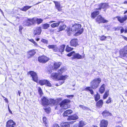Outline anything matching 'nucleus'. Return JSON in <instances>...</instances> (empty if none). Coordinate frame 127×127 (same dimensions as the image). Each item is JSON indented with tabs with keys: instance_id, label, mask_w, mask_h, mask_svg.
Instances as JSON below:
<instances>
[{
	"instance_id": "nucleus-26",
	"label": "nucleus",
	"mask_w": 127,
	"mask_h": 127,
	"mask_svg": "<svg viewBox=\"0 0 127 127\" xmlns=\"http://www.w3.org/2000/svg\"><path fill=\"white\" fill-rule=\"evenodd\" d=\"M58 74L57 73H54L52 74L51 75V78L53 79H58V77L59 76Z\"/></svg>"
},
{
	"instance_id": "nucleus-29",
	"label": "nucleus",
	"mask_w": 127,
	"mask_h": 127,
	"mask_svg": "<svg viewBox=\"0 0 127 127\" xmlns=\"http://www.w3.org/2000/svg\"><path fill=\"white\" fill-rule=\"evenodd\" d=\"M103 103V101L101 100H100L96 103V105L97 106L100 108L102 106Z\"/></svg>"
},
{
	"instance_id": "nucleus-23",
	"label": "nucleus",
	"mask_w": 127,
	"mask_h": 127,
	"mask_svg": "<svg viewBox=\"0 0 127 127\" xmlns=\"http://www.w3.org/2000/svg\"><path fill=\"white\" fill-rule=\"evenodd\" d=\"M99 13V11H95L93 12L91 14V17L92 18L94 19L96 16Z\"/></svg>"
},
{
	"instance_id": "nucleus-59",
	"label": "nucleus",
	"mask_w": 127,
	"mask_h": 127,
	"mask_svg": "<svg viewBox=\"0 0 127 127\" xmlns=\"http://www.w3.org/2000/svg\"><path fill=\"white\" fill-rule=\"evenodd\" d=\"M124 38V39L126 40L127 41V37H125V36H122Z\"/></svg>"
},
{
	"instance_id": "nucleus-24",
	"label": "nucleus",
	"mask_w": 127,
	"mask_h": 127,
	"mask_svg": "<svg viewBox=\"0 0 127 127\" xmlns=\"http://www.w3.org/2000/svg\"><path fill=\"white\" fill-rule=\"evenodd\" d=\"M67 75L59 76L58 77V80H64L67 78Z\"/></svg>"
},
{
	"instance_id": "nucleus-35",
	"label": "nucleus",
	"mask_w": 127,
	"mask_h": 127,
	"mask_svg": "<svg viewBox=\"0 0 127 127\" xmlns=\"http://www.w3.org/2000/svg\"><path fill=\"white\" fill-rule=\"evenodd\" d=\"M109 95V91H106L103 96V98L104 99H106L108 96Z\"/></svg>"
},
{
	"instance_id": "nucleus-62",
	"label": "nucleus",
	"mask_w": 127,
	"mask_h": 127,
	"mask_svg": "<svg viewBox=\"0 0 127 127\" xmlns=\"http://www.w3.org/2000/svg\"><path fill=\"white\" fill-rule=\"evenodd\" d=\"M73 95H69L68 96H67L68 97H73Z\"/></svg>"
},
{
	"instance_id": "nucleus-22",
	"label": "nucleus",
	"mask_w": 127,
	"mask_h": 127,
	"mask_svg": "<svg viewBox=\"0 0 127 127\" xmlns=\"http://www.w3.org/2000/svg\"><path fill=\"white\" fill-rule=\"evenodd\" d=\"M105 86L104 84H103L100 87L99 91L101 94L103 93L105 91Z\"/></svg>"
},
{
	"instance_id": "nucleus-25",
	"label": "nucleus",
	"mask_w": 127,
	"mask_h": 127,
	"mask_svg": "<svg viewBox=\"0 0 127 127\" xmlns=\"http://www.w3.org/2000/svg\"><path fill=\"white\" fill-rule=\"evenodd\" d=\"M102 114L104 117L108 116L111 115V114L106 110H105L103 111Z\"/></svg>"
},
{
	"instance_id": "nucleus-7",
	"label": "nucleus",
	"mask_w": 127,
	"mask_h": 127,
	"mask_svg": "<svg viewBox=\"0 0 127 127\" xmlns=\"http://www.w3.org/2000/svg\"><path fill=\"white\" fill-rule=\"evenodd\" d=\"M29 74L32 77L33 80L37 82L38 77L37 74L35 72L32 71L29 72Z\"/></svg>"
},
{
	"instance_id": "nucleus-31",
	"label": "nucleus",
	"mask_w": 127,
	"mask_h": 127,
	"mask_svg": "<svg viewBox=\"0 0 127 127\" xmlns=\"http://www.w3.org/2000/svg\"><path fill=\"white\" fill-rule=\"evenodd\" d=\"M46 80H40L39 81V83L41 85H43L46 84Z\"/></svg>"
},
{
	"instance_id": "nucleus-15",
	"label": "nucleus",
	"mask_w": 127,
	"mask_h": 127,
	"mask_svg": "<svg viewBox=\"0 0 127 127\" xmlns=\"http://www.w3.org/2000/svg\"><path fill=\"white\" fill-rule=\"evenodd\" d=\"M54 2L55 4V7L59 11H61L62 7L61 6L60 3L58 2L55 1H54Z\"/></svg>"
},
{
	"instance_id": "nucleus-43",
	"label": "nucleus",
	"mask_w": 127,
	"mask_h": 127,
	"mask_svg": "<svg viewBox=\"0 0 127 127\" xmlns=\"http://www.w3.org/2000/svg\"><path fill=\"white\" fill-rule=\"evenodd\" d=\"M53 50L54 52L57 51L58 50V48L56 45H55Z\"/></svg>"
},
{
	"instance_id": "nucleus-19",
	"label": "nucleus",
	"mask_w": 127,
	"mask_h": 127,
	"mask_svg": "<svg viewBox=\"0 0 127 127\" xmlns=\"http://www.w3.org/2000/svg\"><path fill=\"white\" fill-rule=\"evenodd\" d=\"M67 70L66 68L65 67H61V68L58 71V74H61L63 72H65Z\"/></svg>"
},
{
	"instance_id": "nucleus-30",
	"label": "nucleus",
	"mask_w": 127,
	"mask_h": 127,
	"mask_svg": "<svg viewBox=\"0 0 127 127\" xmlns=\"http://www.w3.org/2000/svg\"><path fill=\"white\" fill-rule=\"evenodd\" d=\"M65 46V45H64L61 46L59 49V52L61 53L63 52L64 51Z\"/></svg>"
},
{
	"instance_id": "nucleus-12",
	"label": "nucleus",
	"mask_w": 127,
	"mask_h": 127,
	"mask_svg": "<svg viewBox=\"0 0 127 127\" xmlns=\"http://www.w3.org/2000/svg\"><path fill=\"white\" fill-rule=\"evenodd\" d=\"M116 18H117L118 20L121 23H122L124 22L127 19V15H125L124 17L119 16H117Z\"/></svg>"
},
{
	"instance_id": "nucleus-51",
	"label": "nucleus",
	"mask_w": 127,
	"mask_h": 127,
	"mask_svg": "<svg viewBox=\"0 0 127 127\" xmlns=\"http://www.w3.org/2000/svg\"><path fill=\"white\" fill-rule=\"evenodd\" d=\"M23 29V27L22 26H20L19 27V31L21 33H22V30Z\"/></svg>"
},
{
	"instance_id": "nucleus-53",
	"label": "nucleus",
	"mask_w": 127,
	"mask_h": 127,
	"mask_svg": "<svg viewBox=\"0 0 127 127\" xmlns=\"http://www.w3.org/2000/svg\"><path fill=\"white\" fill-rule=\"evenodd\" d=\"M111 98L110 97L108 98V99L107 100L106 103H110L111 102Z\"/></svg>"
},
{
	"instance_id": "nucleus-20",
	"label": "nucleus",
	"mask_w": 127,
	"mask_h": 127,
	"mask_svg": "<svg viewBox=\"0 0 127 127\" xmlns=\"http://www.w3.org/2000/svg\"><path fill=\"white\" fill-rule=\"evenodd\" d=\"M61 63L60 62H55L53 66V69H56L61 66Z\"/></svg>"
},
{
	"instance_id": "nucleus-63",
	"label": "nucleus",
	"mask_w": 127,
	"mask_h": 127,
	"mask_svg": "<svg viewBox=\"0 0 127 127\" xmlns=\"http://www.w3.org/2000/svg\"><path fill=\"white\" fill-rule=\"evenodd\" d=\"M64 81H62L61 82H59V83L60 84V85L64 83Z\"/></svg>"
},
{
	"instance_id": "nucleus-13",
	"label": "nucleus",
	"mask_w": 127,
	"mask_h": 127,
	"mask_svg": "<svg viewBox=\"0 0 127 127\" xmlns=\"http://www.w3.org/2000/svg\"><path fill=\"white\" fill-rule=\"evenodd\" d=\"M42 103L44 106L48 105L49 104V100L45 97H44L42 99Z\"/></svg>"
},
{
	"instance_id": "nucleus-32",
	"label": "nucleus",
	"mask_w": 127,
	"mask_h": 127,
	"mask_svg": "<svg viewBox=\"0 0 127 127\" xmlns=\"http://www.w3.org/2000/svg\"><path fill=\"white\" fill-rule=\"evenodd\" d=\"M60 23V22H59L58 23H54L52 24L51 25V27L52 28H54L58 26Z\"/></svg>"
},
{
	"instance_id": "nucleus-60",
	"label": "nucleus",
	"mask_w": 127,
	"mask_h": 127,
	"mask_svg": "<svg viewBox=\"0 0 127 127\" xmlns=\"http://www.w3.org/2000/svg\"><path fill=\"white\" fill-rule=\"evenodd\" d=\"M18 94L19 96H20V95L21 93V92H20V91H18Z\"/></svg>"
},
{
	"instance_id": "nucleus-11",
	"label": "nucleus",
	"mask_w": 127,
	"mask_h": 127,
	"mask_svg": "<svg viewBox=\"0 0 127 127\" xmlns=\"http://www.w3.org/2000/svg\"><path fill=\"white\" fill-rule=\"evenodd\" d=\"M98 7L96 9H101V8H107L108 7V4L106 3H101L98 5Z\"/></svg>"
},
{
	"instance_id": "nucleus-3",
	"label": "nucleus",
	"mask_w": 127,
	"mask_h": 127,
	"mask_svg": "<svg viewBox=\"0 0 127 127\" xmlns=\"http://www.w3.org/2000/svg\"><path fill=\"white\" fill-rule=\"evenodd\" d=\"M35 20L34 18H27L25 19L23 22L24 26H30L34 24V21Z\"/></svg>"
},
{
	"instance_id": "nucleus-10",
	"label": "nucleus",
	"mask_w": 127,
	"mask_h": 127,
	"mask_svg": "<svg viewBox=\"0 0 127 127\" xmlns=\"http://www.w3.org/2000/svg\"><path fill=\"white\" fill-rule=\"evenodd\" d=\"M70 44L71 46L74 47L78 46L79 45L78 40L75 39L71 40L70 42Z\"/></svg>"
},
{
	"instance_id": "nucleus-6",
	"label": "nucleus",
	"mask_w": 127,
	"mask_h": 127,
	"mask_svg": "<svg viewBox=\"0 0 127 127\" xmlns=\"http://www.w3.org/2000/svg\"><path fill=\"white\" fill-rule=\"evenodd\" d=\"M38 61L42 63H45L49 60V58L44 55L39 57L38 58Z\"/></svg>"
},
{
	"instance_id": "nucleus-33",
	"label": "nucleus",
	"mask_w": 127,
	"mask_h": 127,
	"mask_svg": "<svg viewBox=\"0 0 127 127\" xmlns=\"http://www.w3.org/2000/svg\"><path fill=\"white\" fill-rule=\"evenodd\" d=\"M86 123L84 121H80L79 122V127H82L84 125H86Z\"/></svg>"
},
{
	"instance_id": "nucleus-39",
	"label": "nucleus",
	"mask_w": 127,
	"mask_h": 127,
	"mask_svg": "<svg viewBox=\"0 0 127 127\" xmlns=\"http://www.w3.org/2000/svg\"><path fill=\"white\" fill-rule=\"evenodd\" d=\"M44 109L45 112L48 113H49L50 112V108L49 107L45 108Z\"/></svg>"
},
{
	"instance_id": "nucleus-55",
	"label": "nucleus",
	"mask_w": 127,
	"mask_h": 127,
	"mask_svg": "<svg viewBox=\"0 0 127 127\" xmlns=\"http://www.w3.org/2000/svg\"><path fill=\"white\" fill-rule=\"evenodd\" d=\"M33 44H34V45L36 47H39L38 45L37 44V43L35 41H34Z\"/></svg>"
},
{
	"instance_id": "nucleus-57",
	"label": "nucleus",
	"mask_w": 127,
	"mask_h": 127,
	"mask_svg": "<svg viewBox=\"0 0 127 127\" xmlns=\"http://www.w3.org/2000/svg\"><path fill=\"white\" fill-rule=\"evenodd\" d=\"M124 31V29L123 28L121 30V33H123Z\"/></svg>"
},
{
	"instance_id": "nucleus-9",
	"label": "nucleus",
	"mask_w": 127,
	"mask_h": 127,
	"mask_svg": "<svg viewBox=\"0 0 127 127\" xmlns=\"http://www.w3.org/2000/svg\"><path fill=\"white\" fill-rule=\"evenodd\" d=\"M16 124L13 121L10 120L6 123V127H15Z\"/></svg>"
},
{
	"instance_id": "nucleus-56",
	"label": "nucleus",
	"mask_w": 127,
	"mask_h": 127,
	"mask_svg": "<svg viewBox=\"0 0 127 127\" xmlns=\"http://www.w3.org/2000/svg\"><path fill=\"white\" fill-rule=\"evenodd\" d=\"M8 109L9 111V112L11 114H12V112L11 111V110H10V109H9V106L8 105Z\"/></svg>"
},
{
	"instance_id": "nucleus-2",
	"label": "nucleus",
	"mask_w": 127,
	"mask_h": 127,
	"mask_svg": "<svg viewBox=\"0 0 127 127\" xmlns=\"http://www.w3.org/2000/svg\"><path fill=\"white\" fill-rule=\"evenodd\" d=\"M101 81V80L100 78H96L94 79L90 83L91 87L93 89H95L98 87Z\"/></svg>"
},
{
	"instance_id": "nucleus-44",
	"label": "nucleus",
	"mask_w": 127,
	"mask_h": 127,
	"mask_svg": "<svg viewBox=\"0 0 127 127\" xmlns=\"http://www.w3.org/2000/svg\"><path fill=\"white\" fill-rule=\"evenodd\" d=\"M46 82V84L47 85V86L49 87H51V84L49 81L47 80Z\"/></svg>"
},
{
	"instance_id": "nucleus-5",
	"label": "nucleus",
	"mask_w": 127,
	"mask_h": 127,
	"mask_svg": "<svg viewBox=\"0 0 127 127\" xmlns=\"http://www.w3.org/2000/svg\"><path fill=\"white\" fill-rule=\"evenodd\" d=\"M67 56L70 57L71 56H73L74 58H76L77 59H81L83 58L84 57V55L83 56H81L79 53H75L74 51L71 52L67 54Z\"/></svg>"
},
{
	"instance_id": "nucleus-64",
	"label": "nucleus",
	"mask_w": 127,
	"mask_h": 127,
	"mask_svg": "<svg viewBox=\"0 0 127 127\" xmlns=\"http://www.w3.org/2000/svg\"><path fill=\"white\" fill-rule=\"evenodd\" d=\"M74 122H75V121H71L69 123H70L71 124H72Z\"/></svg>"
},
{
	"instance_id": "nucleus-52",
	"label": "nucleus",
	"mask_w": 127,
	"mask_h": 127,
	"mask_svg": "<svg viewBox=\"0 0 127 127\" xmlns=\"http://www.w3.org/2000/svg\"><path fill=\"white\" fill-rule=\"evenodd\" d=\"M2 96L3 97V98L5 100V102H6L8 103V100L7 98L5 97L4 96H3L2 95Z\"/></svg>"
},
{
	"instance_id": "nucleus-14",
	"label": "nucleus",
	"mask_w": 127,
	"mask_h": 127,
	"mask_svg": "<svg viewBox=\"0 0 127 127\" xmlns=\"http://www.w3.org/2000/svg\"><path fill=\"white\" fill-rule=\"evenodd\" d=\"M41 32V28L40 27L37 28L34 31L33 34L34 35H39L40 34Z\"/></svg>"
},
{
	"instance_id": "nucleus-46",
	"label": "nucleus",
	"mask_w": 127,
	"mask_h": 127,
	"mask_svg": "<svg viewBox=\"0 0 127 127\" xmlns=\"http://www.w3.org/2000/svg\"><path fill=\"white\" fill-rule=\"evenodd\" d=\"M41 41L42 42L45 43L47 44V43H48V41L45 39H42L41 40Z\"/></svg>"
},
{
	"instance_id": "nucleus-8",
	"label": "nucleus",
	"mask_w": 127,
	"mask_h": 127,
	"mask_svg": "<svg viewBox=\"0 0 127 127\" xmlns=\"http://www.w3.org/2000/svg\"><path fill=\"white\" fill-rule=\"evenodd\" d=\"M96 21L98 23H107L108 22V21L105 20L102 18L101 15H99L96 19Z\"/></svg>"
},
{
	"instance_id": "nucleus-34",
	"label": "nucleus",
	"mask_w": 127,
	"mask_h": 127,
	"mask_svg": "<svg viewBox=\"0 0 127 127\" xmlns=\"http://www.w3.org/2000/svg\"><path fill=\"white\" fill-rule=\"evenodd\" d=\"M42 28L44 29H47L49 27V25L47 24H45L42 25Z\"/></svg>"
},
{
	"instance_id": "nucleus-41",
	"label": "nucleus",
	"mask_w": 127,
	"mask_h": 127,
	"mask_svg": "<svg viewBox=\"0 0 127 127\" xmlns=\"http://www.w3.org/2000/svg\"><path fill=\"white\" fill-rule=\"evenodd\" d=\"M66 27V26L64 25H61L60 27V29L61 30H64Z\"/></svg>"
},
{
	"instance_id": "nucleus-27",
	"label": "nucleus",
	"mask_w": 127,
	"mask_h": 127,
	"mask_svg": "<svg viewBox=\"0 0 127 127\" xmlns=\"http://www.w3.org/2000/svg\"><path fill=\"white\" fill-rule=\"evenodd\" d=\"M34 18L35 20L34 21V24L37 22V24L38 25L41 23L43 21L41 19H38L36 17H34Z\"/></svg>"
},
{
	"instance_id": "nucleus-36",
	"label": "nucleus",
	"mask_w": 127,
	"mask_h": 127,
	"mask_svg": "<svg viewBox=\"0 0 127 127\" xmlns=\"http://www.w3.org/2000/svg\"><path fill=\"white\" fill-rule=\"evenodd\" d=\"M73 49V48H72L70 47H69L67 45L66 47L65 50L66 52H69L72 50Z\"/></svg>"
},
{
	"instance_id": "nucleus-58",
	"label": "nucleus",
	"mask_w": 127,
	"mask_h": 127,
	"mask_svg": "<svg viewBox=\"0 0 127 127\" xmlns=\"http://www.w3.org/2000/svg\"><path fill=\"white\" fill-rule=\"evenodd\" d=\"M29 40L33 43V42L35 41L33 39H30Z\"/></svg>"
},
{
	"instance_id": "nucleus-21",
	"label": "nucleus",
	"mask_w": 127,
	"mask_h": 127,
	"mask_svg": "<svg viewBox=\"0 0 127 127\" xmlns=\"http://www.w3.org/2000/svg\"><path fill=\"white\" fill-rule=\"evenodd\" d=\"M78 118V117L76 115H74L73 116H69L67 119V120L68 121H71L72 120H75Z\"/></svg>"
},
{
	"instance_id": "nucleus-18",
	"label": "nucleus",
	"mask_w": 127,
	"mask_h": 127,
	"mask_svg": "<svg viewBox=\"0 0 127 127\" xmlns=\"http://www.w3.org/2000/svg\"><path fill=\"white\" fill-rule=\"evenodd\" d=\"M36 52L35 50H30L28 52L27 55L29 57H31L33 56L35 54Z\"/></svg>"
},
{
	"instance_id": "nucleus-45",
	"label": "nucleus",
	"mask_w": 127,
	"mask_h": 127,
	"mask_svg": "<svg viewBox=\"0 0 127 127\" xmlns=\"http://www.w3.org/2000/svg\"><path fill=\"white\" fill-rule=\"evenodd\" d=\"M106 37L103 35L100 37V39L101 40H104L106 38Z\"/></svg>"
},
{
	"instance_id": "nucleus-1",
	"label": "nucleus",
	"mask_w": 127,
	"mask_h": 127,
	"mask_svg": "<svg viewBox=\"0 0 127 127\" xmlns=\"http://www.w3.org/2000/svg\"><path fill=\"white\" fill-rule=\"evenodd\" d=\"M81 26L78 24H76L68 28L67 29V33L68 35H70L72 33H75L76 36H78L81 34L83 32V29H80Z\"/></svg>"
},
{
	"instance_id": "nucleus-49",
	"label": "nucleus",
	"mask_w": 127,
	"mask_h": 127,
	"mask_svg": "<svg viewBox=\"0 0 127 127\" xmlns=\"http://www.w3.org/2000/svg\"><path fill=\"white\" fill-rule=\"evenodd\" d=\"M91 88V87H88L86 88L85 89V90H86V91L88 90L90 91L91 90H92V88Z\"/></svg>"
},
{
	"instance_id": "nucleus-37",
	"label": "nucleus",
	"mask_w": 127,
	"mask_h": 127,
	"mask_svg": "<svg viewBox=\"0 0 127 127\" xmlns=\"http://www.w3.org/2000/svg\"><path fill=\"white\" fill-rule=\"evenodd\" d=\"M95 100L97 101L100 98V96L99 95L97 94L95 95Z\"/></svg>"
},
{
	"instance_id": "nucleus-16",
	"label": "nucleus",
	"mask_w": 127,
	"mask_h": 127,
	"mask_svg": "<svg viewBox=\"0 0 127 127\" xmlns=\"http://www.w3.org/2000/svg\"><path fill=\"white\" fill-rule=\"evenodd\" d=\"M108 124L107 121L104 120H102L100 122L101 127H107Z\"/></svg>"
},
{
	"instance_id": "nucleus-38",
	"label": "nucleus",
	"mask_w": 127,
	"mask_h": 127,
	"mask_svg": "<svg viewBox=\"0 0 127 127\" xmlns=\"http://www.w3.org/2000/svg\"><path fill=\"white\" fill-rule=\"evenodd\" d=\"M63 127H70L69 125L67 123H65L63 124Z\"/></svg>"
},
{
	"instance_id": "nucleus-28",
	"label": "nucleus",
	"mask_w": 127,
	"mask_h": 127,
	"mask_svg": "<svg viewBox=\"0 0 127 127\" xmlns=\"http://www.w3.org/2000/svg\"><path fill=\"white\" fill-rule=\"evenodd\" d=\"M32 6H24L20 8V10L22 11H26L27 10L30 8Z\"/></svg>"
},
{
	"instance_id": "nucleus-40",
	"label": "nucleus",
	"mask_w": 127,
	"mask_h": 127,
	"mask_svg": "<svg viewBox=\"0 0 127 127\" xmlns=\"http://www.w3.org/2000/svg\"><path fill=\"white\" fill-rule=\"evenodd\" d=\"M79 107H80V108H82V109L84 110L89 109V108L83 105H80L79 106Z\"/></svg>"
},
{
	"instance_id": "nucleus-50",
	"label": "nucleus",
	"mask_w": 127,
	"mask_h": 127,
	"mask_svg": "<svg viewBox=\"0 0 127 127\" xmlns=\"http://www.w3.org/2000/svg\"><path fill=\"white\" fill-rule=\"evenodd\" d=\"M43 123L46 125V117H43Z\"/></svg>"
},
{
	"instance_id": "nucleus-4",
	"label": "nucleus",
	"mask_w": 127,
	"mask_h": 127,
	"mask_svg": "<svg viewBox=\"0 0 127 127\" xmlns=\"http://www.w3.org/2000/svg\"><path fill=\"white\" fill-rule=\"evenodd\" d=\"M70 102V100L68 99H65L62 101L60 104V107L63 108V109H66L69 107V105L67 103Z\"/></svg>"
},
{
	"instance_id": "nucleus-54",
	"label": "nucleus",
	"mask_w": 127,
	"mask_h": 127,
	"mask_svg": "<svg viewBox=\"0 0 127 127\" xmlns=\"http://www.w3.org/2000/svg\"><path fill=\"white\" fill-rule=\"evenodd\" d=\"M53 127H60L57 124H54Z\"/></svg>"
},
{
	"instance_id": "nucleus-48",
	"label": "nucleus",
	"mask_w": 127,
	"mask_h": 127,
	"mask_svg": "<svg viewBox=\"0 0 127 127\" xmlns=\"http://www.w3.org/2000/svg\"><path fill=\"white\" fill-rule=\"evenodd\" d=\"M55 45H50L48 46V48L49 49H53Z\"/></svg>"
},
{
	"instance_id": "nucleus-47",
	"label": "nucleus",
	"mask_w": 127,
	"mask_h": 127,
	"mask_svg": "<svg viewBox=\"0 0 127 127\" xmlns=\"http://www.w3.org/2000/svg\"><path fill=\"white\" fill-rule=\"evenodd\" d=\"M55 102V100L53 99H50V101H49V104L52 103L54 104Z\"/></svg>"
},
{
	"instance_id": "nucleus-42",
	"label": "nucleus",
	"mask_w": 127,
	"mask_h": 127,
	"mask_svg": "<svg viewBox=\"0 0 127 127\" xmlns=\"http://www.w3.org/2000/svg\"><path fill=\"white\" fill-rule=\"evenodd\" d=\"M38 91L39 94L41 95H42L43 94V92L41 88L40 87H39L38 89Z\"/></svg>"
},
{
	"instance_id": "nucleus-61",
	"label": "nucleus",
	"mask_w": 127,
	"mask_h": 127,
	"mask_svg": "<svg viewBox=\"0 0 127 127\" xmlns=\"http://www.w3.org/2000/svg\"><path fill=\"white\" fill-rule=\"evenodd\" d=\"M90 93L91 94H93L94 92L92 90L90 91Z\"/></svg>"
},
{
	"instance_id": "nucleus-17",
	"label": "nucleus",
	"mask_w": 127,
	"mask_h": 127,
	"mask_svg": "<svg viewBox=\"0 0 127 127\" xmlns=\"http://www.w3.org/2000/svg\"><path fill=\"white\" fill-rule=\"evenodd\" d=\"M72 112L71 110H68L64 112L63 113L64 116H67L70 115Z\"/></svg>"
}]
</instances>
